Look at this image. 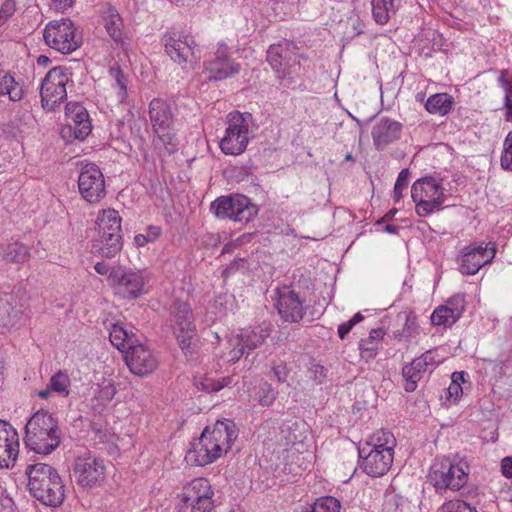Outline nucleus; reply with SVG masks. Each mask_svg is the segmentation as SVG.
Wrapping results in <instances>:
<instances>
[{"label":"nucleus","instance_id":"1","mask_svg":"<svg viewBox=\"0 0 512 512\" xmlns=\"http://www.w3.org/2000/svg\"><path fill=\"white\" fill-rule=\"evenodd\" d=\"M236 438L237 430L233 421H217L213 427H206L201 436L192 443L185 459L197 466L211 464L228 452Z\"/></svg>","mask_w":512,"mask_h":512},{"label":"nucleus","instance_id":"2","mask_svg":"<svg viewBox=\"0 0 512 512\" xmlns=\"http://www.w3.org/2000/svg\"><path fill=\"white\" fill-rule=\"evenodd\" d=\"M24 442L28 449L37 454H51L61 442L57 420L48 411L35 412L26 423Z\"/></svg>","mask_w":512,"mask_h":512},{"label":"nucleus","instance_id":"3","mask_svg":"<svg viewBox=\"0 0 512 512\" xmlns=\"http://www.w3.org/2000/svg\"><path fill=\"white\" fill-rule=\"evenodd\" d=\"M25 474L31 495L44 505L59 506L65 497L64 485L57 470L45 463L29 464Z\"/></svg>","mask_w":512,"mask_h":512},{"label":"nucleus","instance_id":"4","mask_svg":"<svg viewBox=\"0 0 512 512\" xmlns=\"http://www.w3.org/2000/svg\"><path fill=\"white\" fill-rule=\"evenodd\" d=\"M253 117L250 113L230 112L226 117V128L219 148L225 155L242 154L254 137Z\"/></svg>","mask_w":512,"mask_h":512},{"label":"nucleus","instance_id":"5","mask_svg":"<svg viewBox=\"0 0 512 512\" xmlns=\"http://www.w3.org/2000/svg\"><path fill=\"white\" fill-rule=\"evenodd\" d=\"M149 118L155 137L153 144L160 155H170L177 149V139L173 131V114L170 104L160 98L149 104Z\"/></svg>","mask_w":512,"mask_h":512},{"label":"nucleus","instance_id":"6","mask_svg":"<svg viewBox=\"0 0 512 512\" xmlns=\"http://www.w3.org/2000/svg\"><path fill=\"white\" fill-rule=\"evenodd\" d=\"M411 198L419 217H428L442 210L447 198L442 179L431 175L417 179L411 187Z\"/></svg>","mask_w":512,"mask_h":512},{"label":"nucleus","instance_id":"7","mask_svg":"<svg viewBox=\"0 0 512 512\" xmlns=\"http://www.w3.org/2000/svg\"><path fill=\"white\" fill-rule=\"evenodd\" d=\"M121 222V216L115 209H103L97 214L98 238L93 248L106 258L115 257L122 249Z\"/></svg>","mask_w":512,"mask_h":512},{"label":"nucleus","instance_id":"8","mask_svg":"<svg viewBox=\"0 0 512 512\" xmlns=\"http://www.w3.org/2000/svg\"><path fill=\"white\" fill-rule=\"evenodd\" d=\"M177 500V512H212L214 490L206 478H194L183 486Z\"/></svg>","mask_w":512,"mask_h":512},{"label":"nucleus","instance_id":"9","mask_svg":"<svg viewBox=\"0 0 512 512\" xmlns=\"http://www.w3.org/2000/svg\"><path fill=\"white\" fill-rule=\"evenodd\" d=\"M45 44L51 49L67 55L76 51L82 44V36L69 18L48 22L43 31Z\"/></svg>","mask_w":512,"mask_h":512},{"label":"nucleus","instance_id":"10","mask_svg":"<svg viewBox=\"0 0 512 512\" xmlns=\"http://www.w3.org/2000/svg\"><path fill=\"white\" fill-rule=\"evenodd\" d=\"M429 480L436 489L458 491L468 481V465L462 460L436 459L430 468Z\"/></svg>","mask_w":512,"mask_h":512},{"label":"nucleus","instance_id":"11","mask_svg":"<svg viewBox=\"0 0 512 512\" xmlns=\"http://www.w3.org/2000/svg\"><path fill=\"white\" fill-rule=\"evenodd\" d=\"M169 321L181 350L186 355L192 354L196 325L191 306L183 301L174 302L170 307Z\"/></svg>","mask_w":512,"mask_h":512},{"label":"nucleus","instance_id":"12","mask_svg":"<svg viewBox=\"0 0 512 512\" xmlns=\"http://www.w3.org/2000/svg\"><path fill=\"white\" fill-rule=\"evenodd\" d=\"M149 279V273L146 270H134L117 265L110 275V285L120 297L135 299L146 293L145 287Z\"/></svg>","mask_w":512,"mask_h":512},{"label":"nucleus","instance_id":"13","mask_svg":"<svg viewBox=\"0 0 512 512\" xmlns=\"http://www.w3.org/2000/svg\"><path fill=\"white\" fill-rule=\"evenodd\" d=\"M210 209L218 218H229L239 223L250 222L258 212L250 199L241 194L218 197L211 203Z\"/></svg>","mask_w":512,"mask_h":512},{"label":"nucleus","instance_id":"14","mask_svg":"<svg viewBox=\"0 0 512 512\" xmlns=\"http://www.w3.org/2000/svg\"><path fill=\"white\" fill-rule=\"evenodd\" d=\"M71 81L68 69L54 67L50 69L40 87L42 107L53 111L67 99V84Z\"/></svg>","mask_w":512,"mask_h":512},{"label":"nucleus","instance_id":"15","mask_svg":"<svg viewBox=\"0 0 512 512\" xmlns=\"http://www.w3.org/2000/svg\"><path fill=\"white\" fill-rule=\"evenodd\" d=\"M268 326L241 329L237 334L232 335L228 340L229 352L225 354V361L234 363L244 354L261 347L270 336Z\"/></svg>","mask_w":512,"mask_h":512},{"label":"nucleus","instance_id":"16","mask_svg":"<svg viewBox=\"0 0 512 512\" xmlns=\"http://www.w3.org/2000/svg\"><path fill=\"white\" fill-rule=\"evenodd\" d=\"M73 473L78 485L93 488L104 482L106 466L103 459L91 452H85L75 459Z\"/></svg>","mask_w":512,"mask_h":512},{"label":"nucleus","instance_id":"17","mask_svg":"<svg viewBox=\"0 0 512 512\" xmlns=\"http://www.w3.org/2000/svg\"><path fill=\"white\" fill-rule=\"evenodd\" d=\"M162 42L165 52L173 62L184 66L195 59L196 42L192 35L183 31L170 30L163 35Z\"/></svg>","mask_w":512,"mask_h":512},{"label":"nucleus","instance_id":"18","mask_svg":"<svg viewBox=\"0 0 512 512\" xmlns=\"http://www.w3.org/2000/svg\"><path fill=\"white\" fill-rule=\"evenodd\" d=\"M267 62L277 77L282 79L295 72L300 64L297 48L287 40L270 45L267 50Z\"/></svg>","mask_w":512,"mask_h":512},{"label":"nucleus","instance_id":"19","mask_svg":"<svg viewBox=\"0 0 512 512\" xmlns=\"http://www.w3.org/2000/svg\"><path fill=\"white\" fill-rule=\"evenodd\" d=\"M78 188L82 198L90 204L99 203L106 195L105 179L94 163L85 164L78 177Z\"/></svg>","mask_w":512,"mask_h":512},{"label":"nucleus","instance_id":"20","mask_svg":"<svg viewBox=\"0 0 512 512\" xmlns=\"http://www.w3.org/2000/svg\"><path fill=\"white\" fill-rule=\"evenodd\" d=\"M495 254V247L484 242L465 246L458 257L459 271L464 275H475L494 259Z\"/></svg>","mask_w":512,"mask_h":512},{"label":"nucleus","instance_id":"21","mask_svg":"<svg viewBox=\"0 0 512 512\" xmlns=\"http://www.w3.org/2000/svg\"><path fill=\"white\" fill-rule=\"evenodd\" d=\"M67 126L62 130L63 138L68 141H83L92 131V124L86 108L78 102H69L65 107Z\"/></svg>","mask_w":512,"mask_h":512},{"label":"nucleus","instance_id":"22","mask_svg":"<svg viewBox=\"0 0 512 512\" xmlns=\"http://www.w3.org/2000/svg\"><path fill=\"white\" fill-rule=\"evenodd\" d=\"M204 73L209 80L220 81L229 78L240 71V64L229 56V47L224 43L217 45L214 56L204 61Z\"/></svg>","mask_w":512,"mask_h":512},{"label":"nucleus","instance_id":"23","mask_svg":"<svg viewBox=\"0 0 512 512\" xmlns=\"http://www.w3.org/2000/svg\"><path fill=\"white\" fill-rule=\"evenodd\" d=\"M360 467L371 477H381L391 468L394 460V453L384 449L373 450L369 446L359 448Z\"/></svg>","mask_w":512,"mask_h":512},{"label":"nucleus","instance_id":"24","mask_svg":"<svg viewBox=\"0 0 512 512\" xmlns=\"http://www.w3.org/2000/svg\"><path fill=\"white\" fill-rule=\"evenodd\" d=\"M275 306L281 318L286 322H298L305 313L303 300L287 286L276 290Z\"/></svg>","mask_w":512,"mask_h":512},{"label":"nucleus","instance_id":"25","mask_svg":"<svg viewBox=\"0 0 512 512\" xmlns=\"http://www.w3.org/2000/svg\"><path fill=\"white\" fill-rule=\"evenodd\" d=\"M124 358L130 371L137 376L152 373L158 365L153 352L143 344L131 345Z\"/></svg>","mask_w":512,"mask_h":512},{"label":"nucleus","instance_id":"26","mask_svg":"<svg viewBox=\"0 0 512 512\" xmlns=\"http://www.w3.org/2000/svg\"><path fill=\"white\" fill-rule=\"evenodd\" d=\"M403 125L389 117H380L373 124L371 136L373 145L378 151L384 150L390 144L401 138Z\"/></svg>","mask_w":512,"mask_h":512},{"label":"nucleus","instance_id":"27","mask_svg":"<svg viewBox=\"0 0 512 512\" xmlns=\"http://www.w3.org/2000/svg\"><path fill=\"white\" fill-rule=\"evenodd\" d=\"M19 454V435L9 423L0 420V468H11Z\"/></svg>","mask_w":512,"mask_h":512},{"label":"nucleus","instance_id":"28","mask_svg":"<svg viewBox=\"0 0 512 512\" xmlns=\"http://www.w3.org/2000/svg\"><path fill=\"white\" fill-rule=\"evenodd\" d=\"M102 24L110 38L121 48L126 49L129 36L124 28L121 15L115 7L107 6L102 11Z\"/></svg>","mask_w":512,"mask_h":512},{"label":"nucleus","instance_id":"29","mask_svg":"<svg viewBox=\"0 0 512 512\" xmlns=\"http://www.w3.org/2000/svg\"><path fill=\"white\" fill-rule=\"evenodd\" d=\"M464 311V299L460 296L451 298L447 305L437 307L432 315L431 322L435 326L450 327L462 315Z\"/></svg>","mask_w":512,"mask_h":512},{"label":"nucleus","instance_id":"30","mask_svg":"<svg viewBox=\"0 0 512 512\" xmlns=\"http://www.w3.org/2000/svg\"><path fill=\"white\" fill-rule=\"evenodd\" d=\"M116 388L111 380L103 379L101 382L94 384L90 389L92 408L96 412H101L114 398Z\"/></svg>","mask_w":512,"mask_h":512},{"label":"nucleus","instance_id":"31","mask_svg":"<svg viewBox=\"0 0 512 512\" xmlns=\"http://www.w3.org/2000/svg\"><path fill=\"white\" fill-rule=\"evenodd\" d=\"M403 0H371L372 18L379 25L387 24L402 7Z\"/></svg>","mask_w":512,"mask_h":512},{"label":"nucleus","instance_id":"32","mask_svg":"<svg viewBox=\"0 0 512 512\" xmlns=\"http://www.w3.org/2000/svg\"><path fill=\"white\" fill-rule=\"evenodd\" d=\"M385 334L383 328H375L370 331L367 338L360 340L358 346L362 360L369 362L376 357Z\"/></svg>","mask_w":512,"mask_h":512},{"label":"nucleus","instance_id":"33","mask_svg":"<svg viewBox=\"0 0 512 512\" xmlns=\"http://www.w3.org/2000/svg\"><path fill=\"white\" fill-rule=\"evenodd\" d=\"M109 338L113 346L120 351L129 350L137 340L132 330H129L123 323H113L109 329Z\"/></svg>","mask_w":512,"mask_h":512},{"label":"nucleus","instance_id":"34","mask_svg":"<svg viewBox=\"0 0 512 512\" xmlns=\"http://www.w3.org/2000/svg\"><path fill=\"white\" fill-rule=\"evenodd\" d=\"M454 98L447 93H436L431 95L425 102V109L428 113L445 116L453 108Z\"/></svg>","mask_w":512,"mask_h":512},{"label":"nucleus","instance_id":"35","mask_svg":"<svg viewBox=\"0 0 512 512\" xmlns=\"http://www.w3.org/2000/svg\"><path fill=\"white\" fill-rule=\"evenodd\" d=\"M2 258L11 263H24L30 256L29 248L21 242L11 241L1 246Z\"/></svg>","mask_w":512,"mask_h":512},{"label":"nucleus","instance_id":"36","mask_svg":"<svg viewBox=\"0 0 512 512\" xmlns=\"http://www.w3.org/2000/svg\"><path fill=\"white\" fill-rule=\"evenodd\" d=\"M16 300L10 294L0 296V327L13 326L19 316V310L15 306Z\"/></svg>","mask_w":512,"mask_h":512},{"label":"nucleus","instance_id":"37","mask_svg":"<svg viewBox=\"0 0 512 512\" xmlns=\"http://www.w3.org/2000/svg\"><path fill=\"white\" fill-rule=\"evenodd\" d=\"M363 446H369V449L380 451L386 449L388 452L394 453L396 438L390 431L381 429L375 431Z\"/></svg>","mask_w":512,"mask_h":512},{"label":"nucleus","instance_id":"38","mask_svg":"<svg viewBox=\"0 0 512 512\" xmlns=\"http://www.w3.org/2000/svg\"><path fill=\"white\" fill-rule=\"evenodd\" d=\"M8 97L10 101H19L23 97V89L12 75L4 73L0 75V98Z\"/></svg>","mask_w":512,"mask_h":512},{"label":"nucleus","instance_id":"39","mask_svg":"<svg viewBox=\"0 0 512 512\" xmlns=\"http://www.w3.org/2000/svg\"><path fill=\"white\" fill-rule=\"evenodd\" d=\"M109 76L113 81L112 87L116 90L118 101L124 103L127 99L128 79L119 66H112L109 69Z\"/></svg>","mask_w":512,"mask_h":512},{"label":"nucleus","instance_id":"40","mask_svg":"<svg viewBox=\"0 0 512 512\" xmlns=\"http://www.w3.org/2000/svg\"><path fill=\"white\" fill-rule=\"evenodd\" d=\"M70 386V378L65 372L58 371L50 378L49 388L62 397L70 394Z\"/></svg>","mask_w":512,"mask_h":512},{"label":"nucleus","instance_id":"41","mask_svg":"<svg viewBox=\"0 0 512 512\" xmlns=\"http://www.w3.org/2000/svg\"><path fill=\"white\" fill-rule=\"evenodd\" d=\"M230 383L229 378H222L215 380L210 376H199L195 378V386L198 390L205 392H218Z\"/></svg>","mask_w":512,"mask_h":512},{"label":"nucleus","instance_id":"42","mask_svg":"<svg viewBox=\"0 0 512 512\" xmlns=\"http://www.w3.org/2000/svg\"><path fill=\"white\" fill-rule=\"evenodd\" d=\"M341 503L332 496H322L316 499L311 512H340Z\"/></svg>","mask_w":512,"mask_h":512},{"label":"nucleus","instance_id":"43","mask_svg":"<svg viewBox=\"0 0 512 512\" xmlns=\"http://www.w3.org/2000/svg\"><path fill=\"white\" fill-rule=\"evenodd\" d=\"M276 395L277 392L274 390L271 384L263 382L260 384L256 393V400L261 406L269 407L274 403Z\"/></svg>","mask_w":512,"mask_h":512},{"label":"nucleus","instance_id":"44","mask_svg":"<svg viewBox=\"0 0 512 512\" xmlns=\"http://www.w3.org/2000/svg\"><path fill=\"white\" fill-rule=\"evenodd\" d=\"M465 372H454L451 376V383L447 388V394L449 399L457 401L463 394L462 383L465 382Z\"/></svg>","mask_w":512,"mask_h":512},{"label":"nucleus","instance_id":"45","mask_svg":"<svg viewBox=\"0 0 512 512\" xmlns=\"http://www.w3.org/2000/svg\"><path fill=\"white\" fill-rule=\"evenodd\" d=\"M161 234V228L158 226L147 227L145 233L137 234L134 237V243L138 247H144L150 242H154Z\"/></svg>","mask_w":512,"mask_h":512},{"label":"nucleus","instance_id":"46","mask_svg":"<svg viewBox=\"0 0 512 512\" xmlns=\"http://www.w3.org/2000/svg\"><path fill=\"white\" fill-rule=\"evenodd\" d=\"M402 375L406 380L405 390L413 392L417 387V382L421 379V373L416 371V369H412V366L408 364L403 367Z\"/></svg>","mask_w":512,"mask_h":512},{"label":"nucleus","instance_id":"47","mask_svg":"<svg viewBox=\"0 0 512 512\" xmlns=\"http://www.w3.org/2000/svg\"><path fill=\"white\" fill-rule=\"evenodd\" d=\"M500 163L504 170L512 171V131L507 134L504 140Z\"/></svg>","mask_w":512,"mask_h":512},{"label":"nucleus","instance_id":"48","mask_svg":"<svg viewBox=\"0 0 512 512\" xmlns=\"http://www.w3.org/2000/svg\"><path fill=\"white\" fill-rule=\"evenodd\" d=\"M440 512H477L474 507L462 500H451L440 509Z\"/></svg>","mask_w":512,"mask_h":512},{"label":"nucleus","instance_id":"49","mask_svg":"<svg viewBox=\"0 0 512 512\" xmlns=\"http://www.w3.org/2000/svg\"><path fill=\"white\" fill-rule=\"evenodd\" d=\"M363 319H364V317L360 312L356 313L350 320L343 322L342 324L339 325L338 336L341 339H344L348 335V333L352 330V328L356 324L363 321Z\"/></svg>","mask_w":512,"mask_h":512},{"label":"nucleus","instance_id":"50","mask_svg":"<svg viewBox=\"0 0 512 512\" xmlns=\"http://www.w3.org/2000/svg\"><path fill=\"white\" fill-rule=\"evenodd\" d=\"M271 370L273 372L274 378L279 383H284L287 380V377L289 375V370L287 368V365L283 361H274L271 364Z\"/></svg>","mask_w":512,"mask_h":512},{"label":"nucleus","instance_id":"51","mask_svg":"<svg viewBox=\"0 0 512 512\" xmlns=\"http://www.w3.org/2000/svg\"><path fill=\"white\" fill-rule=\"evenodd\" d=\"M410 171L409 169H402L399 174H398V177L396 179V182H395V185L396 186V189H406L407 186H408V183H409V180H410Z\"/></svg>","mask_w":512,"mask_h":512},{"label":"nucleus","instance_id":"52","mask_svg":"<svg viewBox=\"0 0 512 512\" xmlns=\"http://www.w3.org/2000/svg\"><path fill=\"white\" fill-rule=\"evenodd\" d=\"M498 84L504 92L512 90V77L508 76L507 70L499 71Z\"/></svg>","mask_w":512,"mask_h":512},{"label":"nucleus","instance_id":"53","mask_svg":"<svg viewBox=\"0 0 512 512\" xmlns=\"http://www.w3.org/2000/svg\"><path fill=\"white\" fill-rule=\"evenodd\" d=\"M94 269L99 275L107 276L110 281V275L115 270V266L111 267L106 262L100 261L95 263Z\"/></svg>","mask_w":512,"mask_h":512},{"label":"nucleus","instance_id":"54","mask_svg":"<svg viewBox=\"0 0 512 512\" xmlns=\"http://www.w3.org/2000/svg\"><path fill=\"white\" fill-rule=\"evenodd\" d=\"M424 362L427 363L428 368H434L440 363L439 359H436V353L432 350L426 351L420 356Z\"/></svg>","mask_w":512,"mask_h":512},{"label":"nucleus","instance_id":"55","mask_svg":"<svg viewBox=\"0 0 512 512\" xmlns=\"http://www.w3.org/2000/svg\"><path fill=\"white\" fill-rule=\"evenodd\" d=\"M501 471L506 478L512 479V457H505L502 460Z\"/></svg>","mask_w":512,"mask_h":512},{"label":"nucleus","instance_id":"56","mask_svg":"<svg viewBox=\"0 0 512 512\" xmlns=\"http://www.w3.org/2000/svg\"><path fill=\"white\" fill-rule=\"evenodd\" d=\"M74 3V0H52V7L60 12L69 9Z\"/></svg>","mask_w":512,"mask_h":512},{"label":"nucleus","instance_id":"57","mask_svg":"<svg viewBox=\"0 0 512 512\" xmlns=\"http://www.w3.org/2000/svg\"><path fill=\"white\" fill-rule=\"evenodd\" d=\"M410 365L412 366V369H416V371L421 374L429 370L427 363L424 362L421 357L415 358Z\"/></svg>","mask_w":512,"mask_h":512},{"label":"nucleus","instance_id":"58","mask_svg":"<svg viewBox=\"0 0 512 512\" xmlns=\"http://www.w3.org/2000/svg\"><path fill=\"white\" fill-rule=\"evenodd\" d=\"M504 107L506 109L507 119L512 117V90L505 91Z\"/></svg>","mask_w":512,"mask_h":512},{"label":"nucleus","instance_id":"59","mask_svg":"<svg viewBox=\"0 0 512 512\" xmlns=\"http://www.w3.org/2000/svg\"><path fill=\"white\" fill-rule=\"evenodd\" d=\"M311 371L314 373V377L318 382H322L326 377V369L321 365H314Z\"/></svg>","mask_w":512,"mask_h":512},{"label":"nucleus","instance_id":"60","mask_svg":"<svg viewBox=\"0 0 512 512\" xmlns=\"http://www.w3.org/2000/svg\"><path fill=\"white\" fill-rule=\"evenodd\" d=\"M416 328L415 319L408 317L403 329V333H405L407 336H411L416 331Z\"/></svg>","mask_w":512,"mask_h":512},{"label":"nucleus","instance_id":"61","mask_svg":"<svg viewBox=\"0 0 512 512\" xmlns=\"http://www.w3.org/2000/svg\"><path fill=\"white\" fill-rule=\"evenodd\" d=\"M403 192H404V189H396V186H394V189H393V199L395 202H398L400 201V199L402 198L403 196Z\"/></svg>","mask_w":512,"mask_h":512},{"label":"nucleus","instance_id":"62","mask_svg":"<svg viewBox=\"0 0 512 512\" xmlns=\"http://www.w3.org/2000/svg\"><path fill=\"white\" fill-rule=\"evenodd\" d=\"M51 391L52 390L48 386L46 389L39 391L38 396L42 399H47L49 397Z\"/></svg>","mask_w":512,"mask_h":512},{"label":"nucleus","instance_id":"63","mask_svg":"<svg viewBox=\"0 0 512 512\" xmlns=\"http://www.w3.org/2000/svg\"><path fill=\"white\" fill-rule=\"evenodd\" d=\"M397 230H398V227H397V226H395V225H386V226H385V231H387V232H388V233H390V234H394V233H396V232H397Z\"/></svg>","mask_w":512,"mask_h":512},{"label":"nucleus","instance_id":"64","mask_svg":"<svg viewBox=\"0 0 512 512\" xmlns=\"http://www.w3.org/2000/svg\"><path fill=\"white\" fill-rule=\"evenodd\" d=\"M415 99L417 102H423L424 101V94L423 93H417L415 96Z\"/></svg>","mask_w":512,"mask_h":512}]
</instances>
